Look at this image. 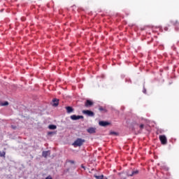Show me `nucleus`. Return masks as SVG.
<instances>
[{"mask_svg":"<svg viewBox=\"0 0 179 179\" xmlns=\"http://www.w3.org/2000/svg\"><path fill=\"white\" fill-rule=\"evenodd\" d=\"M172 24L176 26V27H178L179 29V22L177 20L172 21Z\"/></svg>","mask_w":179,"mask_h":179,"instance_id":"obj_11","label":"nucleus"},{"mask_svg":"<svg viewBox=\"0 0 179 179\" xmlns=\"http://www.w3.org/2000/svg\"><path fill=\"white\" fill-rule=\"evenodd\" d=\"M99 110V111H104L105 109L103 107L100 106Z\"/></svg>","mask_w":179,"mask_h":179,"instance_id":"obj_19","label":"nucleus"},{"mask_svg":"<svg viewBox=\"0 0 179 179\" xmlns=\"http://www.w3.org/2000/svg\"><path fill=\"white\" fill-rule=\"evenodd\" d=\"M95 178L96 179H103L104 178V176L101 175V176H94Z\"/></svg>","mask_w":179,"mask_h":179,"instance_id":"obj_14","label":"nucleus"},{"mask_svg":"<svg viewBox=\"0 0 179 179\" xmlns=\"http://www.w3.org/2000/svg\"><path fill=\"white\" fill-rule=\"evenodd\" d=\"M111 135H117V134L116 132L112 131L110 132Z\"/></svg>","mask_w":179,"mask_h":179,"instance_id":"obj_21","label":"nucleus"},{"mask_svg":"<svg viewBox=\"0 0 179 179\" xmlns=\"http://www.w3.org/2000/svg\"><path fill=\"white\" fill-rule=\"evenodd\" d=\"M51 155V152L50 151H43L42 152L43 157L47 158V157L50 156Z\"/></svg>","mask_w":179,"mask_h":179,"instance_id":"obj_7","label":"nucleus"},{"mask_svg":"<svg viewBox=\"0 0 179 179\" xmlns=\"http://www.w3.org/2000/svg\"><path fill=\"white\" fill-rule=\"evenodd\" d=\"M57 134V131H49L48 133V135H55Z\"/></svg>","mask_w":179,"mask_h":179,"instance_id":"obj_15","label":"nucleus"},{"mask_svg":"<svg viewBox=\"0 0 179 179\" xmlns=\"http://www.w3.org/2000/svg\"><path fill=\"white\" fill-rule=\"evenodd\" d=\"M85 142H86V141H85V139H82V138H77L73 143V146H74V148H78V147H80L82 146Z\"/></svg>","mask_w":179,"mask_h":179,"instance_id":"obj_1","label":"nucleus"},{"mask_svg":"<svg viewBox=\"0 0 179 179\" xmlns=\"http://www.w3.org/2000/svg\"><path fill=\"white\" fill-rule=\"evenodd\" d=\"M9 103L8 101H5L4 103H1V106H8Z\"/></svg>","mask_w":179,"mask_h":179,"instance_id":"obj_16","label":"nucleus"},{"mask_svg":"<svg viewBox=\"0 0 179 179\" xmlns=\"http://www.w3.org/2000/svg\"><path fill=\"white\" fill-rule=\"evenodd\" d=\"M107 179V178H106Z\"/></svg>","mask_w":179,"mask_h":179,"instance_id":"obj_25","label":"nucleus"},{"mask_svg":"<svg viewBox=\"0 0 179 179\" xmlns=\"http://www.w3.org/2000/svg\"><path fill=\"white\" fill-rule=\"evenodd\" d=\"M93 104H94L93 101L88 99L86 101L85 106V107H92V106H93Z\"/></svg>","mask_w":179,"mask_h":179,"instance_id":"obj_6","label":"nucleus"},{"mask_svg":"<svg viewBox=\"0 0 179 179\" xmlns=\"http://www.w3.org/2000/svg\"><path fill=\"white\" fill-rule=\"evenodd\" d=\"M159 141L162 145H167V137L164 135L159 136Z\"/></svg>","mask_w":179,"mask_h":179,"instance_id":"obj_2","label":"nucleus"},{"mask_svg":"<svg viewBox=\"0 0 179 179\" xmlns=\"http://www.w3.org/2000/svg\"><path fill=\"white\" fill-rule=\"evenodd\" d=\"M83 119V115H73L71 116V120H73V121H76L78 120Z\"/></svg>","mask_w":179,"mask_h":179,"instance_id":"obj_4","label":"nucleus"},{"mask_svg":"<svg viewBox=\"0 0 179 179\" xmlns=\"http://www.w3.org/2000/svg\"><path fill=\"white\" fill-rule=\"evenodd\" d=\"M5 155H6V152L5 151H0V157H5Z\"/></svg>","mask_w":179,"mask_h":179,"instance_id":"obj_13","label":"nucleus"},{"mask_svg":"<svg viewBox=\"0 0 179 179\" xmlns=\"http://www.w3.org/2000/svg\"><path fill=\"white\" fill-rule=\"evenodd\" d=\"M45 179H52V177H51V176H49L46 177Z\"/></svg>","mask_w":179,"mask_h":179,"instance_id":"obj_22","label":"nucleus"},{"mask_svg":"<svg viewBox=\"0 0 179 179\" xmlns=\"http://www.w3.org/2000/svg\"><path fill=\"white\" fill-rule=\"evenodd\" d=\"M139 128L142 130V129H143V128H145V125L143 124H142L139 126Z\"/></svg>","mask_w":179,"mask_h":179,"instance_id":"obj_17","label":"nucleus"},{"mask_svg":"<svg viewBox=\"0 0 179 179\" xmlns=\"http://www.w3.org/2000/svg\"><path fill=\"white\" fill-rule=\"evenodd\" d=\"M53 101V104L52 106H54V107H57V106H58L59 103V100L57 99H54L52 100Z\"/></svg>","mask_w":179,"mask_h":179,"instance_id":"obj_9","label":"nucleus"},{"mask_svg":"<svg viewBox=\"0 0 179 179\" xmlns=\"http://www.w3.org/2000/svg\"><path fill=\"white\" fill-rule=\"evenodd\" d=\"M69 163H71V164H75V161H73V160H69Z\"/></svg>","mask_w":179,"mask_h":179,"instance_id":"obj_18","label":"nucleus"},{"mask_svg":"<svg viewBox=\"0 0 179 179\" xmlns=\"http://www.w3.org/2000/svg\"><path fill=\"white\" fill-rule=\"evenodd\" d=\"M87 132H89V134H95L96 133V129L91 127L90 129H87Z\"/></svg>","mask_w":179,"mask_h":179,"instance_id":"obj_10","label":"nucleus"},{"mask_svg":"<svg viewBox=\"0 0 179 179\" xmlns=\"http://www.w3.org/2000/svg\"><path fill=\"white\" fill-rule=\"evenodd\" d=\"M49 129H57V126L55 124H50L48 126Z\"/></svg>","mask_w":179,"mask_h":179,"instance_id":"obj_12","label":"nucleus"},{"mask_svg":"<svg viewBox=\"0 0 179 179\" xmlns=\"http://www.w3.org/2000/svg\"><path fill=\"white\" fill-rule=\"evenodd\" d=\"M11 127L13 128V129H16V126L12 125Z\"/></svg>","mask_w":179,"mask_h":179,"instance_id":"obj_23","label":"nucleus"},{"mask_svg":"<svg viewBox=\"0 0 179 179\" xmlns=\"http://www.w3.org/2000/svg\"><path fill=\"white\" fill-rule=\"evenodd\" d=\"M66 110L68 114H71V113H73V109L71 106L66 107Z\"/></svg>","mask_w":179,"mask_h":179,"instance_id":"obj_8","label":"nucleus"},{"mask_svg":"<svg viewBox=\"0 0 179 179\" xmlns=\"http://www.w3.org/2000/svg\"><path fill=\"white\" fill-rule=\"evenodd\" d=\"M99 124L100 127H107L110 124V122L106 121H99Z\"/></svg>","mask_w":179,"mask_h":179,"instance_id":"obj_5","label":"nucleus"},{"mask_svg":"<svg viewBox=\"0 0 179 179\" xmlns=\"http://www.w3.org/2000/svg\"><path fill=\"white\" fill-rule=\"evenodd\" d=\"M82 169H85V166H83V165L81 166Z\"/></svg>","mask_w":179,"mask_h":179,"instance_id":"obj_24","label":"nucleus"},{"mask_svg":"<svg viewBox=\"0 0 179 179\" xmlns=\"http://www.w3.org/2000/svg\"><path fill=\"white\" fill-rule=\"evenodd\" d=\"M83 113L85 115H87L88 117H94V113H93L92 110H83Z\"/></svg>","mask_w":179,"mask_h":179,"instance_id":"obj_3","label":"nucleus"},{"mask_svg":"<svg viewBox=\"0 0 179 179\" xmlns=\"http://www.w3.org/2000/svg\"><path fill=\"white\" fill-rule=\"evenodd\" d=\"M138 173H139V171H133L132 172V176H134V174H138Z\"/></svg>","mask_w":179,"mask_h":179,"instance_id":"obj_20","label":"nucleus"}]
</instances>
